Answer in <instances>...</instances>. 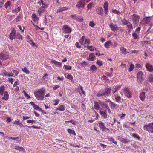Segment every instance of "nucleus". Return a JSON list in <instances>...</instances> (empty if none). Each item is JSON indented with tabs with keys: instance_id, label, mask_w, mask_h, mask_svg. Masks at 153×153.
<instances>
[{
	"instance_id": "nucleus-18",
	"label": "nucleus",
	"mask_w": 153,
	"mask_h": 153,
	"mask_svg": "<svg viewBox=\"0 0 153 153\" xmlns=\"http://www.w3.org/2000/svg\"><path fill=\"white\" fill-rule=\"evenodd\" d=\"M95 59V56L93 53L89 54V57H87V59L89 61H92L94 60Z\"/></svg>"
},
{
	"instance_id": "nucleus-39",
	"label": "nucleus",
	"mask_w": 153,
	"mask_h": 153,
	"mask_svg": "<svg viewBox=\"0 0 153 153\" xmlns=\"http://www.w3.org/2000/svg\"><path fill=\"white\" fill-rule=\"evenodd\" d=\"M15 38L19 39H22V37L21 35L18 33H16Z\"/></svg>"
},
{
	"instance_id": "nucleus-29",
	"label": "nucleus",
	"mask_w": 153,
	"mask_h": 153,
	"mask_svg": "<svg viewBox=\"0 0 153 153\" xmlns=\"http://www.w3.org/2000/svg\"><path fill=\"white\" fill-rule=\"evenodd\" d=\"M32 19L34 22H36L38 21L39 18L35 13H33L32 16Z\"/></svg>"
},
{
	"instance_id": "nucleus-40",
	"label": "nucleus",
	"mask_w": 153,
	"mask_h": 153,
	"mask_svg": "<svg viewBox=\"0 0 153 153\" xmlns=\"http://www.w3.org/2000/svg\"><path fill=\"white\" fill-rule=\"evenodd\" d=\"M150 17H146L143 19V20L145 21L146 23H147L150 21Z\"/></svg>"
},
{
	"instance_id": "nucleus-1",
	"label": "nucleus",
	"mask_w": 153,
	"mask_h": 153,
	"mask_svg": "<svg viewBox=\"0 0 153 153\" xmlns=\"http://www.w3.org/2000/svg\"><path fill=\"white\" fill-rule=\"evenodd\" d=\"M111 89L110 88H106L105 89H101L97 94V96L98 97H100L101 96H108L110 95Z\"/></svg>"
},
{
	"instance_id": "nucleus-9",
	"label": "nucleus",
	"mask_w": 153,
	"mask_h": 153,
	"mask_svg": "<svg viewBox=\"0 0 153 153\" xmlns=\"http://www.w3.org/2000/svg\"><path fill=\"white\" fill-rule=\"evenodd\" d=\"M9 57L8 54L6 52H3L0 53V59L1 60H6Z\"/></svg>"
},
{
	"instance_id": "nucleus-51",
	"label": "nucleus",
	"mask_w": 153,
	"mask_h": 153,
	"mask_svg": "<svg viewBox=\"0 0 153 153\" xmlns=\"http://www.w3.org/2000/svg\"><path fill=\"white\" fill-rule=\"evenodd\" d=\"M22 70L23 72L25 73L26 74H28L29 73V71L27 69V68L25 67L23 69H22Z\"/></svg>"
},
{
	"instance_id": "nucleus-38",
	"label": "nucleus",
	"mask_w": 153,
	"mask_h": 153,
	"mask_svg": "<svg viewBox=\"0 0 153 153\" xmlns=\"http://www.w3.org/2000/svg\"><path fill=\"white\" fill-rule=\"evenodd\" d=\"M24 126L25 127H28L29 128H31V127H33V128L35 129H40V127L37 126L35 125H33L31 126H28L27 125H25Z\"/></svg>"
},
{
	"instance_id": "nucleus-50",
	"label": "nucleus",
	"mask_w": 153,
	"mask_h": 153,
	"mask_svg": "<svg viewBox=\"0 0 153 153\" xmlns=\"http://www.w3.org/2000/svg\"><path fill=\"white\" fill-rule=\"evenodd\" d=\"M132 136L134 138H137L138 140L140 139V137L136 133H133L132 134Z\"/></svg>"
},
{
	"instance_id": "nucleus-10",
	"label": "nucleus",
	"mask_w": 153,
	"mask_h": 153,
	"mask_svg": "<svg viewBox=\"0 0 153 153\" xmlns=\"http://www.w3.org/2000/svg\"><path fill=\"white\" fill-rule=\"evenodd\" d=\"M85 4V0H81L79 1L77 3L76 7H77L79 9L82 8L84 7Z\"/></svg>"
},
{
	"instance_id": "nucleus-7",
	"label": "nucleus",
	"mask_w": 153,
	"mask_h": 153,
	"mask_svg": "<svg viewBox=\"0 0 153 153\" xmlns=\"http://www.w3.org/2000/svg\"><path fill=\"white\" fill-rule=\"evenodd\" d=\"M123 91L125 95L128 98L131 97L132 93L128 88L125 87L123 89Z\"/></svg>"
},
{
	"instance_id": "nucleus-48",
	"label": "nucleus",
	"mask_w": 153,
	"mask_h": 153,
	"mask_svg": "<svg viewBox=\"0 0 153 153\" xmlns=\"http://www.w3.org/2000/svg\"><path fill=\"white\" fill-rule=\"evenodd\" d=\"M13 124H17V125H19V126H23V125L22 124V123H20L19 121L18 120H15L13 122Z\"/></svg>"
},
{
	"instance_id": "nucleus-32",
	"label": "nucleus",
	"mask_w": 153,
	"mask_h": 153,
	"mask_svg": "<svg viewBox=\"0 0 153 153\" xmlns=\"http://www.w3.org/2000/svg\"><path fill=\"white\" fill-rule=\"evenodd\" d=\"M121 85H120L115 86L114 88L112 90V93H113V94L114 93L118 90V89L121 88Z\"/></svg>"
},
{
	"instance_id": "nucleus-22",
	"label": "nucleus",
	"mask_w": 153,
	"mask_h": 153,
	"mask_svg": "<svg viewBox=\"0 0 153 153\" xmlns=\"http://www.w3.org/2000/svg\"><path fill=\"white\" fill-rule=\"evenodd\" d=\"M51 62L53 64H54L57 67H59L62 66V64L56 60H51Z\"/></svg>"
},
{
	"instance_id": "nucleus-62",
	"label": "nucleus",
	"mask_w": 153,
	"mask_h": 153,
	"mask_svg": "<svg viewBox=\"0 0 153 153\" xmlns=\"http://www.w3.org/2000/svg\"><path fill=\"white\" fill-rule=\"evenodd\" d=\"M85 44L89 45L90 44V40L89 39H86L85 38V42H84Z\"/></svg>"
},
{
	"instance_id": "nucleus-55",
	"label": "nucleus",
	"mask_w": 153,
	"mask_h": 153,
	"mask_svg": "<svg viewBox=\"0 0 153 153\" xmlns=\"http://www.w3.org/2000/svg\"><path fill=\"white\" fill-rule=\"evenodd\" d=\"M88 64V63L85 61H84L83 62H81L79 64V65L82 66H86Z\"/></svg>"
},
{
	"instance_id": "nucleus-30",
	"label": "nucleus",
	"mask_w": 153,
	"mask_h": 153,
	"mask_svg": "<svg viewBox=\"0 0 153 153\" xmlns=\"http://www.w3.org/2000/svg\"><path fill=\"white\" fill-rule=\"evenodd\" d=\"M11 3L10 1H8L4 4V6L6 9L8 8H10Z\"/></svg>"
},
{
	"instance_id": "nucleus-17",
	"label": "nucleus",
	"mask_w": 153,
	"mask_h": 153,
	"mask_svg": "<svg viewBox=\"0 0 153 153\" xmlns=\"http://www.w3.org/2000/svg\"><path fill=\"white\" fill-rule=\"evenodd\" d=\"M16 32L15 30H13L9 35V38L10 39L12 40L16 38Z\"/></svg>"
},
{
	"instance_id": "nucleus-57",
	"label": "nucleus",
	"mask_w": 153,
	"mask_h": 153,
	"mask_svg": "<svg viewBox=\"0 0 153 153\" xmlns=\"http://www.w3.org/2000/svg\"><path fill=\"white\" fill-rule=\"evenodd\" d=\"M64 66L65 67V69L66 70H70L71 68V67L70 66L67 65H64Z\"/></svg>"
},
{
	"instance_id": "nucleus-52",
	"label": "nucleus",
	"mask_w": 153,
	"mask_h": 153,
	"mask_svg": "<svg viewBox=\"0 0 153 153\" xmlns=\"http://www.w3.org/2000/svg\"><path fill=\"white\" fill-rule=\"evenodd\" d=\"M134 65L132 64H131L130 65L129 69V71L130 72L131 71L133 70L134 69Z\"/></svg>"
},
{
	"instance_id": "nucleus-23",
	"label": "nucleus",
	"mask_w": 153,
	"mask_h": 153,
	"mask_svg": "<svg viewBox=\"0 0 153 153\" xmlns=\"http://www.w3.org/2000/svg\"><path fill=\"white\" fill-rule=\"evenodd\" d=\"M4 96L2 98V99L5 100H7L9 99V95L8 92L7 91L4 92Z\"/></svg>"
},
{
	"instance_id": "nucleus-34",
	"label": "nucleus",
	"mask_w": 153,
	"mask_h": 153,
	"mask_svg": "<svg viewBox=\"0 0 153 153\" xmlns=\"http://www.w3.org/2000/svg\"><path fill=\"white\" fill-rule=\"evenodd\" d=\"M5 89V87L4 85H1L0 88V95H2L3 94L4 91Z\"/></svg>"
},
{
	"instance_id": "nucleus-16",
	"label": "nucleus",
	"mask_w": 153,
	"mask_h": 153,
	"mask_svg": "<svg viewBox=\"0 0 153 153\" xmlns=\"http://www.w3.org/2000/svg\"><path fill=\"white\" fill-rule=\"evenodd\" d=\"M145 66L147 70L150 72L153 71V66L150 64L146 63Z\"/></svg>"
},
{
	"instance_id": "nucleus-47",
	"label": "nucleus",
	"mask_w": 153,
	"mask_h": 153,
	"mask_svg": "<svg viewBox=\"0 0 153 153\" xmlns=\"http://www.w3.org/2000/svg\"><path fill=\"white\" fill-rule=\"evenodd\" d=\"M8 72L5 70H3L1 71V75L4 76L5 77L7 76Z\"/></svg>"
},
{
	"instance_id": "nucleus-21",
	"label": "nucleus",
	"mask_w": 153,
	"mask_h": 153,
	"mask_svg": "<svg viewBox=\"0 0 153 153\" xmlns=\"http://www.w3.org/2000/svg\"><path fill=\"white\" fill-rule=\"evenodd\" d=\"M120 51L121 52V53L124 55H125L129 53L128 52L126 51V49L125 48L123 47L120 48Z\"/></svg>"
},
{
	"instance_id": "nucleus-37",
	"label": "nucleus",
	"mask_w": 153,
	"mask_h": 153,
	"mask_svg": "<svg viewBox=\"0 0 153 153\" xmlns=\"http://www.w3.org/2000/svg\"><path fill=\"white\" fill-rule=\"evenodd\" d=\"M85 36H83L80 39L79 42L81 45L85 44L84 41H85Z\"/></svg>"
},
{
	"instance_id": "nucleus-20",
	"label": "nucleus",
	"mask_w": 153,
	"mask_h": 153,
	"mask_svg": "<svg viewBox=\"0 0 153 153\" xmlns=\"http://www.w3.org/2000/svg\"><path fill=\"white\" fill-rule=\"evenodd\" d=\"M30 104L32 106L33 108L36 110L40 111V109H41V108H40L38 105L35 104L34 103V102H30Z\"/></svg>"
},
{
	"instance_id": "nucleus-2",
	"label": "nucleus",
	"mask_w": 153,
	"mask_h": 153,
	"mask_svg": "<svg viewBox=\"0 0 153 153\" xmlns=\"http://www.w3.org/2000/svg\"><path fill=\"white\" fill-rule=\"evenodd\" d=\"M45 91V90L42 88L37 90L34 93V94L38 100H42L44 99V93Z\"/></svg>"
},
{
	"instance_id": "nucleus-33",
	"label": "nucleus",
	"mask_w": 153,
	"mask_h": 153,
	"mask_svg": "<svg viewBox=\"0 0 153 153\" xmlns=\"http://www.w3.org/2000/svg\"><path fill=\"white\" fill-rule=\"evenodd\" d=\"M14 149L17 150H18L19 151H23L25 150L22 147H19L18 146H16L14 147Z\"/></svg>"
},
{
	"instance_id": "nucleus-63",
	"label": "nucleus",
	"mask_w": 153,
	"mask_h": 153,
	"mask_svg": "<svg viewBox=\"0 0 153 153\" xmlns=\"http://www.w3.org/2000/svg\"><path fill=\"white\" fill-rule=\"evenodd\" d=\"M24 95L28 99H30V97L29 96L28 94L24 90L23 91Z\"/></svg>"
},
{
	"instance_id": "nucleus-42",
	"label": "nucleus",
	"mask_w": 153,
	"mask_h": 153,
	"mask_svg": "<svg viewBox=\"0 0 153 153\" xmlns=\"http://www.w3.org/2000/svg\"><path fill=\"white\" fill-rule=\"evenodd\" d=\"M67 131L69 134H72L75 136L76 135V134L74 130H72L71 129H67Z\"/></svg>"
},
{
	"instance_id": "nucleus-26",
	"label": "nucleus",
	"mask_w": 153,
	"mask_h": 153,
	"mask_svg": "<svg viewBox=\"0 0 153 153\" xmlns=\"http://www.w3.org/2000/svg\"><path fill=\"white\" fill-rule=\"evenodd\" d=\"M65 110V106L63 105H59V107L58 108L56 109V111H64Z\"/></svg>"
},
{
	"instance_id": "nucleus-6",
	"label": "nucleus",
	"mask_w": 153,
	"mask_h": 153,
	"mask_svg": "<svg viewBox=\"0 0 153 153\" xmlns=\"http://www.w3.org/2000/svg\"><path fill=\"white\" fill-rule=\"evenodd\" d=\"M107 111H108L106 109L101 108L100 109L99 112L102 117L105 119H106L108 116Z\"/></svg>"
},
{
	"instance_id": "nucleus-11",
	"label": "nucleus",
	"mask_w": 153,
	"mask_h": 153,
	"mask_svg": "<svg viewBox=\"0 0 153 153\" xmlns=\"http://www.w3.org/2000/svg\"><path fill=\"white\" fill-rule=\"evenodd\" d=\"M99 126L100 128L102 130V131H108L109 132L110 130L108 128H107L104 125V123L101 122H100L99 123Z\"/></svg>"
},
{
	"instance_id": "nucleus-15",
	"label": "nucleus",
	"mask_w": 153,
	"mask_h": 153,
	"mask_svg": "<svg viewBox=\"0 0 153 153\" xmlns=\"http://www.w3.org/2000/svg\"><path fill=\"white\" fill-rule=\"evenodd\" d=\"M96 13L99 15L102 16L103 13V10L102 8L101 7H97L96 10Z\"/></svg>"
},
{
	"instance_id": "nucleus-27",
	"label": "nucleus",
	"mask_w": 153,
	"mask_h": 153,
	"mask_svg": "<svg viewBox=\"0 0 153 153\" xmlns=\"http://www.w3.org/2000/svg\"><path fill=\"white\" fill-rule=\"evenodd\" d=\"M97 70V68L95 65H93L90 67L89 71L92 72H94L96 71Z\"/></svg>"
},
{
	"instance_id": "nucleus-8",
	"label": "nucleus",
	"mask_w": 153,
	"mask_h": 153,
	"mask_svg": "<svg viewBox=\"0 0 153 153\" xmlns=\"http://www.w3.org/2000/svg\"><path fill=\"white\" fill-rule=\"evenodd\" d=\"M63 33L65 34L70 33L71 32V28L67 25H63L62 28Z\"/></svg>"
},
{
	"instance_id": "nucleus-5",
	"label": "nucleus",
	"mask_w": 153,
	"mask_h": 153,
	"mask_svg": "<svg viewBox=\"0 0 153 153\" xmlns=\"http://www.w3.org/2000/svg\"><path fill=\"white\" fill-rule=\"evenodd\" d=\"M131 18L133 24H137L138 23L140 17L137 14H133L131 16Z\"/></svg>"
},
{
	"instance_id": "nucleus-54",
	"label": "nucleus",
	"mask_w": 153,
	"mask_h": 153,
	"mask_svg": "<svg viewBox=\"0 0 153 153\" xmlns=\"http://www.w3.org/2000/svg\"><path fill=\"white\" fill-rule=\"evenodd\" d=\"M121 99V97L120 96L118 95L115 97V101L117 102H119Z\"/></svg>"
},
{
	"instance_id": "nucleus-35",
	"label": "nucleus",
	"mask_w": 153,
	"mask_h": 153,
	"mask_svg": "<svg viewBox=\"0 0 153 153\" xmlns=\"http://www.w3.org/2000/svg\"><path fill=\"white\" fill-rule=\"evenodd\" d=\"M111 43V41H107L104 44V47L107 49L109 48V45Z\"/></svg>"
},
{
	"instance_id": "nucleus-49",
	"label": "nucleus",
	"mask_w": 153,
	"mask_h": 153,
	"mask_svg": "<svg viewBox=\"0 0 153 153\" xmlns=\"http://www.w3.org/2000/svg\"><path fill=\"white\" fill-rule=\"evenodd\" d=\"M94 4L92 3H89L87 5L88 9H91L92 7H94Z\"/></svg>"
},
{
	"instance_id": "nucleus-41",
	"label": "nucleus",
	"mask_w": 153,
	"mask_h": 153,
	"mask_svg": "<svg viewBox=\"0 0 153 153\" xmlns=\"http://www.w3.org/2000/svg\"><path fill=\"white\" fill-rule=\"evenodd\" d=\"M22 18V16L20 14H19L17 17L15 19L16 22H18Z\"/></svg>"
},
{
	"instance_id": "nucleus-56",
	"label": "nucleus",
	"mask_w": 153,
	"mask_h": 153,
	"mask_svg": "<svg viewBox=\"0 0 153 153\" xmlns=\"http://www.w3.org/2000/svg\"><path fill=\"white\" fill-rule=\"evenodd\" d=\"M87 48L88 49L90 50L91 51H93L94 49V47L91 46H88Z\"/></svg>"
},
{
	"instance_id": "nucleus-59",
	"label": "nucleus",
	"mask_w": 153,
	"mask_h": 153,
	"mask_svg": "<svg viewBox=\"0 0 153 153\" xmlns=\"http://www.w3.org/2000/svg\"><path fill=\"white\" fill-rule=\"evenodd\" d=\"M59 101H60V100L59 99L55 100L53 101V102H55V103L53 105L54 106H56V105H57L59 103Z\"/></svg>"
},
{
	"instance_id": "nucleus-13",
	"label": "nucleus",
	"mask_w": 153,
	"mask_h": 153,
	"mask_svg": "<svg viewBox=\"0 0 153 153\" xmlns=\"http://www.w3.org/2000/svg\"><path fill=\"white\" fill-rule=\"evenodd\" d=\"M108 101L109 100H106L104 101V103L103 105L102 108H104L105 107L106 109L108 111L109 113H111L110 109L108 106V104H109Z\"/></svg>"
},
{
	"instance_id": "nucleus-58",
	"label": "nucleus",
	"mask_w": 153,
	"mask_h": 153,
	"mask_svg": "<svg viewBox=\"0 0 153 153\" xmlns=\"http://www.w3.org/2000/svg\"><path fill=\"white\" fill-rule=\"evenodd\" d=\"M129 22L128 21L126 20L125 19H124L122 20L123 23L125 25H127Z\"/></svg>"
},
{
	"instance_id": "nucleus-60",
	"label": "nucleus",
	"mask_w": 153,
	"mask_h": 153,
	"mask_svg": "<svg viewBox=\"0 0 153 153\" xmlns=\"http://www.w3.org/2000/svg\"><path fill=\"white\" fill-rule=\"evenodd\" d=\"M71 17L73 19H75L76 20H77V19L78 16H77L76 15H72L71 16Z\"/></svg>"
},
{
	"instance_id": "nucleus-44",
	"label": "nucleus",
	"mask_w": 153,
	"mask_h": 153,
	"mask_svg": "<svg viewBox=\"0 0 153 153\" xmlns=\"http://www.w3.org/2000/svg\"><path fill=\"white\" fill-rule=\"evenodd\" d=\"M59 143L60 145L63 147L66 146V143H64L62 140H60L59 142Z\"/></svg>"
},
{
	"instance_id": "nucleus-12",
	"label": "nucleus",
	"mask_w": 153,
	"mask_h": 153,
	"mask_svg": "<svg viewBox=\"0 0 153 153\" xmlns=\"http://www.w3.org/2000/svg\"><path fill=\"white\" fill-rule=\"evenodd\" d=\"M109 104L111 109H116L118 108L119 105L115 104L111 100L108 101Z\"/></svg>"
},
{
	"instance_id": "nucleus-31",
	"label": "nucleus",
	"mask_w": 153,
	"mask_h": 153,
	"mask_svg": "<svg viewBox=\"0 0 153 153\" xmlns=\"http://www.w3.org/2000/svg\"><path fill=\"white\" fill-rule=\"evenodd\" d=\"M21 10V7H18L12 10V13H13L17 14Z\"/></svg>"
},
{
	"instance_id": "nucleus-61",
	"label": "nucleus",
	"mask_w": 153,
	"mask_h": 153,
	"mask_svg": "<svg viewBox=\"0 0 153 153\" xmlns=\"http://www.w3.org/2000/svg\"><path fill=\"white\" fill-rule=\"evenodd\" d=\"M108 4L107 2H105L104 4V6L103 7L105 9H108Z\"/></svg>"
},
{
	"instance_id": "nucleus-19",
	"label": "nucleus",
	"mask_w": 153,
	"mask_h": 153,
	"mask_svg": "<svg viewBox=\"0 0 153 153\" xmlns=\"http://www.w3.org/2000/svg\"><path fill=\"white\" fill-rule=\"evenodd\" d=\"M145 94H146L144 92H142L140 93L139 97L142 101H143L145 100L146 98Z\"/></svg>"
},
{
	"instance_id": "nucleus-14",
	"label": "nucleus",
	"mask_w": 153,
	"mask_h": 153,
	"mask_svg": "<svg viewBox=\"0 0 153 153\" xmlns=\"http://www.w3.org/2000/svg\"><path fill=\"white\" fill-rule=\"evenodd\" d=\"M109 26L111 30L114 32L117 31L118 30V27L116 25L113 23H110Z\"/></svg>"
},
{
	"instance_id": "nucleus-25",
	"label": "nucleus",
	"mask_w": 153,
	"mask_h": 153,
	"mask_svg": "<svg viewBox=\"0 0 153 153\" xmlns=\"http://www.w3.org/2000/svg\"><path fill=\"white\" fill-rule=\"evenodd\" d=\"M45 11V9L42 8L40 7L38 10V12L39 16H41L42 14Z\"/></svg>"
},
{
	"instance_id": "nucleus-45",
	"label": "nucleus",
	"mask_w": 153,
	"mask_h": 153,
	"mask_svg": "<svg viewBox=\"0 0 153 153\" xmlns=\"http://www.w3.org/2000/svg\"><path fill=\"white\" fill-rule=\"evenodd\" d=\"M67 78L69 80H71V81H72L73 80V76L71 74H68Z\"/></svg>"
},
{
	"instance_id": "nucleus-24",
	"label": "nucleus",
	"mask_w": 153,
	"mask_h": 153,
	"mask_svg": "<svg viewBox=\"0 0 153 153\" xmlns=\"http://www.w3.org/2000/svg\"><path fill=\"white\" fill-rule=\"evenodd\" d=\"M68 9V8L66 7H60L59 10H57L56 11V13H59L62 12V11L67 10Z\"/></svg>"
},
{
	"instance_id": "nucleus-46",
	"label": "nucleus",
	"mask_w": 153,
	"mask_h": 153,
	"mask_svg": "<svg viewBox=\"0 0 153 153\" xmlns=\"http://www.w3.org/2000/svg\"><path fill=\"white\" fill-rule=\"evenodd\" d=\"M108 139L109 141H111L114 144L116 145L117 144V143L116 141H115L114 139L112 138L111 137H109L108 138Z\"/></svg>"
},
{
	"instance_id": "nucleus-43",
	"label": "nucleus",
	"mask_w": 153,
	"mask_h": 153,
	"mask_svg": "<svg viewBox=\"0 0 153 153\" xmlns=\"http://www.w3.org/2000/svg\"><path fill=\"white\" fill-rule=\"evenodd\" d=\"M127 27L128 28V29H129V30H131L132 29H133V26L132 25L131 23L129 22L127 25Z\"/></svg>"
},
{
	"instance_id": "nucleus-36",
	"label": "nucleus",
	"mask_w": 153,
	"mask_h": 153,
	"mask_svg": "<svg viewBox=\"0 0 153 153\" xmlns=\"http://www.w3.org/2000/svg\"><path fill=\"white\" fill-rule=\"evenodd\" d=\"M148 80L151 83H153V75L150 74L149 76Z\"/></svg>"
},
{
	"instance_id": "nucleus-53",
	"label": "nucleus",
	"mask_w": 153,
	"mask_h": 153,
	"mask_svg": "<svg viewBox=\"0 0 153 153\" xmlns=\"http://www.w3.org/2000/svg\"><path fill=\"white\" fill-rule=\"evenodd\" d=\"M132 35V37L134 39H137L139 37V36L135 33H133Z\"/></svg>"
},
{
	"instance_id": "nucleus-28",
	"label": "nucleus",
	"mask_w": 153,
	"mask_h": 153,
	"mask_svg": "<svg viewBox=\"0 0 153 153\" xmlns=\"http://www.w3.org/2000/svg\"><path fill=\"white\" fill-rule=\"evenodd\" d=\"M94 104V108L96 110H100V106L98 104V102H97L95 101Z\"/></svg>"
},
{
	"instance_id": "nucleus-3",
	"label": "nucleus",
	"mask_w": 153,
	"mask_h": 153,
	"mask_svg": "<svg viewBox=\"0 0 153 153\" xmlns=\"http://www.w3.org/2000/svg\"><path fill=\"white\" fill-rule=\"evenodd\" d=\"M137 81L138 83H141L144 80L143 73L142 72L140 71L137 73Z\"/></svg>"
},
{
	"instance_id": "nucleus-64",
	"label": "nucleus",
	"mask_w": 153,
	"mask_h": 153,
	"mask_svg": "<svg viewBox=\"0 0 153 153\" xmlns=\"http://www.w3.org/2000/svg\"><path fill=\"white\" fill-rule=\"evenodd\" d=\"M29 43L32 45V46H34L35 45V44L33 42L32 40L30 39V40L28 41Z\"/></svg>"
},
{
	"instance_id": "nucleus-4",
	"label": "nucleus",
	"mask_w": 153,
	"mask_h": 153,
	"mask_svg": "<svg viewBox=\"0 0 153 153\" xmlns=\"http://www.w3.org/2000/svg\"><path fill=\"white\" fill-rule=\"evenodd\" d=\"M143 128L149 132L153 133V123L145 125L143 127Z\"/></svg>"
}]
</instances>
